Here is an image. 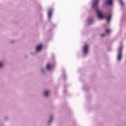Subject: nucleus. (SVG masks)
I'll list each match as a JSON object with an SVG mask.
<instances>
[{"instance_id": "10", "label": "nucleus", "mask_w": 126, "mask_h": 126, "mask_svg": "<svg viewBox=\"0 0 126 126\" xmlns=\"http://www.w3.org/2000/svg\"><path fill=\"white\" fill-rule=\"evenodd\" d=\"M48 94H49V92L48 91L45 92L44 93L45 96H48Z\"/></svg>"}, {"instance_id": "6", "label": "nucleus", "mask_w": 126, "mask_h": 126, "mask_svg": "<svg viewBox=\"0 0 126 126\" xmlns=\"http://www.w3.org/2000/svg\"><path fill=\"white\" fill-rule=\"evenodd\" d=\"M112 0H107L106 1V3H107V4H112Z\"/></svg>"}, {"instance_id": "2", "label": "nucleus", "mask_w": 126, "mask_h": 126, "mask_svg": "<svg viewBox=\"0 0 126 126\" xmlns=\"http://www.w3.org/2000/svg\"><path fill=\"white\" fill-rule=\"evenodd\" d=\"M122 50H123V46H121L118 49V61H121L122 60Z\"/></svg>"}, {"instance_id": "7", "label": "nucleus", "mask_w": 126, "mask_h": 126, "mask_svg": "<svg viewBox=\"0 0 126 126\" xmlns=\"http://www.w3.org/2000/svg\"><path fill=\"white\" fill-rule=\"evenodd\" d=\"M51 16H52V11H49L48 12V17H49V18H51Z\"/></svg>"}, {"instance_id": "11", "label": "nucleus", "mask_w": 126, "mask_h": 126, "mask_svg": "<svg viewBox=\"0 0 126 126\" xmlns=\"http://www.w3.org/2000/svg\"><path fill=\"white\" fill-rule=\"evenodd\" d=\"M120 4L121 5H124V2L121 0L120 1Z\"/></svg>"}, {"instance_id": "5", "label": "nucleus", "mask_w": 126, "mask_h": 126, "mask_svg": "<svg viewBox=\"0 0 126 126\" xmlns=\"http://www.w3.org/2000/svg\"><path fill=\"white\" fill-rule=\"evenodd\" d=\"M42 48L43 45L42 44H40L36 47V51L39 52V51H41V50H42Z\"/></svg>"}, {"instance_id": "4", "label": "nucleus", "mask_w": 126, "mask_h": 126, "mask_svg": "<svg viewBox=\"0 0 126 126\" xmlns=\"http://www.w3.org/2000/svg\"><path fill=\"white\" fill-rule=\"evenodd\" d=\"M84 52L85 54H87V53H88V45H86L84 46Z\"/></svg>"}, {"instance_id": "1", "label": "nucleus", "mask_w": 126, "mask_h": 126, "mask_svg": "<svg viewBox=\"0 0 126 126\" xmlns=\"http://www.w3.org/2000/svg\"><path fill=\"white\" fill-rule=\"evenodd\" d=\"M97 16L99 19H103V18H107V22H110V21L111 20V18H112V16L111 15H109L108 17H106V16L103 15V14L102 13V12H100L99 10H97Z\"/></svg>"}, {"instance_id": "12", "label": "nucleus", "mask_w": 126, "mask_h": 126, "mask_svg": "<svg viewBox=\"0 0 126 126\" xmlns=\"http://www.w3.org/2000/svg\"><path fill=\"white\" fill-rule=\"evenodd\" d=\"M100 36H101V37H104V36H105V34H100Z\"/></svg>"}, {"instance_id": "8", "label": "nucleus", "mask_w": 126, "mask_h": 126, "mask_svg": "<svg viewBox=\"0 0 126 126\" xmlns=\"http://www.w3.org/2000/svg\"><path fill=\"white\" fill-rule=\"evenodd\" d=\"M46 68L47 69H51V64H47V66H46Z\"/></svg>"}, {"instance_id": "15", "label": "nucleus", "mask_w": 126, "mask_h": 126, "mask_svg": "<svg viewBox=\"0 0 126 126\" xmlns=\"http://www.w3.org/2000/svg\"><path fill=\"white\" fill-rule=\"evenodd\" d=\"M42 71H44V70H42Z\"/></svg>"}, {"instance_id": "9", "label": "nucleus", "mask_w": 126, "mask_h": 126, "mask_svg": "<svg viewBox=\"0 0 126 126\" xmlns=\"http://www.w3.org/2000/svg\"><path fill=\"white\" fill-rule=\"evenodd\" d=\"M106 33H107V34H109V33H110V32H111V30L109 29H107L105 31Z\"/></svg>"}, {"instance_id": "3", "label": "nucleus", "mask_w": 126, "mask_h": 126, "mask_svg": "<svg viewBox=\"0 0 126 126\" xmlns=\"http://www.w3.org/2000/svg\"><path fill=\"white\" fill-rule=\"evenodd\" d=\"M99 3V0H95L93 4V8H96L98 6V4Z\"/></svg>"}, {"instance_id": "13", "label": "nucleus", "mask_w": 126, "mask_h": 126, "mask_svg": "<svg viewBox=\"0 0 126 126\" xmlns=\"http://www.w3.org/2000/svg\"><path fill=\"white\" fill-rule=\"evenodd\" d=\"M2 66V64L0 63V67H1Z\"/></svg>"}, {"instance_id": "14", "label": "nucleus", "mask_w": 126, "mask_h": 126, "mask_svg": "<svg viewBox=\"0 0 126 126\" xmlns=\"http://www.w3.org/2000/svg\"><path fill=\"white\" fill-rule=\"evenodd\" d=\"M53 120V119L52 118H51L50 120V121H49V123H51V122H52V120Z\"/></svg>"}]
</instances>
